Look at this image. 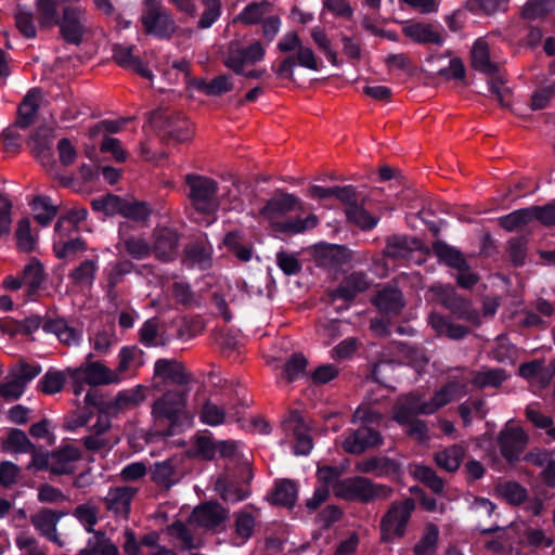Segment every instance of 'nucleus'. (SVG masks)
<instances>
[{"mask_svg":"<svg viewBox=\"0 0 555 555\" xmlns=\"http://www.w3.org/2000/svg\"><path fill=\"white\" fill-rule=\"evenodd\" d=\"M57 214V205L47 196L37 195V223L46 227Z\"/></svg>","mask_w":555,"mask_h":555,"instance_id":"63","label":"nucleus"},{"mask_svg":"<svg viewBox=\"0 0 555 555\" xmlns=\"http://www.w3.org/2000/svg\"><path fill=\"white\" fill-rule=\"evenodd\" d=\"M472 66L483 74L492 75L499 70V65L490 57L489 46L483 38L475 41L470 51Z\"/></svg>","mask_w":555,"mask_h":555,"instance_id":"27","label":"nucleus"},{"mask_svg":"<svg viewBox=\"0 0 555 555\" xmlns=\"http://www.w3.org/2000/svg\"><path fill=\"white\" fill-rule=\"evenodd\" d=\"M525 460L535 466L544 467L542 478L547 486L555 487V450L535 449L525 455Z\"/></svg>","mask_w":555,"mask_h":555,"instance_id":"25","label":"nucleus"},{"mask_svg":"<svg viewBox=\"0 0 555 555\" xmlns=\"http://www.w3.org/2000/svg\"><path fill=\"white\" fill-rule=\"evenodd\" d=\"M81 460V452L74 446L62 447L51 453L37 449V470H48L53 475L72 474Z\"/></svg>","mask_w":555,"mask_h":555,"instance_id":"5","label":"nucleus"},{"mask_svg":"<svg viewBox=\"0 0 555 555\" xmlns=\"http://www.w3.org/2000/svg\"><path fill=\"white\" fill-rule=\"evenodd\" d=\"M54 24L60 26L63 39L75 46L81 44L92 34V25L88 12L80 5H65L62 15Z\"/></svg>","mask_w":555,"mask_h":555,"instance_id":"3","label":"nucleus"},{"mask_svg":"<svg viewBox=\"0 0 555 555\" xmlns=\"http://www.w3.org/2000/svg\"><path fill=\"white\" fill-rule=\"evenodd\" d=\"M356 470L362 474H373L384 477L396 474L399 470L397 463L385 456L363 459L356 463Z\"/></svg>","mask_w":555,"mask_h":555,"instance_id":"26","label":"nucleus"},{"mask_svg":"<svg viewBox=\"0 0 555 555\" xmlns=\"http://www.w3.org/2000/svg\"><path fill=\"white\" fill-rule=\"evenodd\" d=\"M272 11V4L267 1L251 2L234 18V22L255 25L261 23Z\"/></svg>","mask_w":555,"mask_h":555,"instance_id":"36","label":"nucleus"},{"mask_svg":"<svg viewBox=\"0 0 555 555\" xmlns=\"http://www.w3.org/2000/svg\"><path fill=\"white\" fill-rule=\"evenodd\" d=\"M415 401H412L408 396H401L393 405L392 418L400 425L408 427V435L418 441L427 439V426L422 420L416 418L422 414L417 409Z\"/></svg>","mask_w":555,"mask_h":555,"instance_id":"11","label":"nucleus"},{"mask_svg":"<svg viewBox=\"0 0 555 555\" xmlns=\"http://www.w3.org/2000/svg\"><path fill=\"white\" fill-rule=\"evenodd\" d=\"M369 287V281L362 273H352L344 279L340 285L328 293L332 300L343 299L351 300L358 294L364 292Z\"/></svg>","mask_w":555,"mask_h":555,"instance_id":"24","label":"nucleus"},{"mask_svg":"<svg viewBox=\"0 0 555 555\" xmlns=\"http://www.w3.org/2000/svg\"><path fill=\"white\" fill-rule=\"evenodd\" d=\"M137 488L125 486L111 488L104 498L105 506L117 516L127 518Z\"/></svg>","mask_w":555,"mask_h":555,"instance_id":"22","label":"nucleus"},{"mask_svg":"<svg viewBox=\"0 0 555 555\" xmlns=\"http://www.w3.org/2000/svg\"><path fill=\"white\" fill-rule=\"evenodd\" d=\"M154 375L163 380H168L181 386L190 382V376L184 366L176 360H157L154 366Z\"/></svg>","mask_w":555,"mask_h":555,"instance_id":"23","label":"nucleus"},{"mask_svg":"<svg viewBox=\"0 0 555 555\" xmlns=\"http://www.w3.org/2000/svg\"><path fill=\"white\" fill-rule=\"evenodd\" d=\"M413 475L415 478L423 483H425L428 488H430L434 492L440 493L443 490V481L439 478L436 473L423 465H416L413 470Z\"/></svg>","mask_w":555,"mask_h":555,"instance_id":"62","label":"nucleus"},{"mask_svg":"<svg viewBox=\"0 0 555 555\" xmlns=\"http://www.w3.org/2000/svg\"><path fill=\"white\" fill-rule=\"evenodd\" d=\"M93 357V353L87 354L85 363L69 370L70 377L73 379H83L90 386L119 384L121 382L119 373L111 370L100 361H91Z\"/></svg>","mask_w":555,"mask_h":555,"instance_id":"10","label":"nucleus"},{"mask_svg":"<svg viewBox=\"0 0 555 555\" xmlns=\"http://www.w3.org/2000/svg\"><path fill=\"white\" fill-rule=\"evenodd\" d=\"M124 199L119 196L107 194L105 196L94 198L92 208L95 211L104 212L107 216L120 215Z\"/></svg>","mask_w":555,"mask_h":555,"instance_id":"60","label":"nucleus"},{"mask_svg":"<svg viewBox=\"0 0 555 555\" xmlns=\"http://www.w3.org/2000/svg\"><path fill=\"white\" fill-rule=\"evenodd\" d=\"M145 399V388L137 386L132 389H127L118 392L115 398V406L117 409H126L135 406L143 402Z\"/></svg>","mask_w":555,"mask_h":555,"instance_id":"58","label":"nucleus"},{"mask_svg":"<svg viewBox=\"0 0 555 555\" xmlns=\"http://www.w3.org/2000/svg\"><path fill=\"white\" fill-rule=\"evenodd\" d=\"M430 299L449 309L461 319L478 323L477 313L472 310L468 301L460 297L451 286L435 284L428 289Z\"/></svg>","mask_w":555,"mask_h":555,"instance_id":"12","label":"nucleus"},{"mask_svg":"<svg viewBox=\"0 0 555 555\" xmlns=\"http://www.w3.org/2000/svg\"><path fill=\"white\" fill-rule=\"evenodd\" d=\"M151 211V208L144 202L124 199L120 215L134 221H145Z\"/></svg>","mask_w":555,"mask_h":555,"instance_id":"55","label":"nucleus"},{"mask_svg":"<svg viewBox=\"0 0 555 555\" xmlns=\"http://www.w3.org/2000/svg\"><path fill=\"white\" fill-rule=\"evenodd\" d=\"M403 35L418 44H437L444 42L439 25L426 22H410L402 27Z\"/></svg>","mask_w":555,"mask_h":555,"instance_id":"19","label":"nucleus"},{"mask_svg":"<svg viewBox=\"0 0 555 555\" xmlns=\"http://www.w3.org/2000/svg\"><path fill=\"white\" fill-rule=\"evenodd\" d=\"M465 392L464 385L460 383H449L441 389H439L430 399H425L418 392H411L406 396L415 401L417 411L423 415H429L435 413L440 408L447 405L451 401L460 398Z\"/></svg>","mask_w":555,"mask_h":555,"instance_id":"13","label":"nucleus"},{"mask_svg":"<svg viewBox=\"0 0 555 555\" xmlns=\"http://www.w3.org/2000/svg\"><path fill=\"white\" fill-rule=\"evenodd\" d=\"M17 249L22 253H30L34 249L35 241L33 236L31 220L23 218L17 222L15 230Z\"/></svg>","mask_w":555,"mask_h":555,"instance_id":"46","label":"nucleus"},{"mask_svg":"<svg viewBox=\"0 0 555 555\" xmlns=\"http://www.w3.org/2000/svg\"><path fill=\"white\" fill-rule=\"evenodd\" d=\"M365 201L366 197H362L350 208H345V214L349 222L363 230H371L377 224L378 219L364 208Z\"/></svg>","mask_w":555,"mask_h":555,"instance_id":"35","label":"nucleus"},{"mask_svg":"<svg viewBox=\"0 0 555 555\" xmlns=\"http://www.w3.org/2000/svg\"><path fill=\"white\" fill-rule=\"evenodd\" d=\"M415 508L412 499L393 502L380 520V537L385 542L402 538L405 534L408 522Z\"/></svg>","mask_w":555,"mask_h":555,"instance_id":"4","label":"nucleus"},{"mask_svg":"<svg viewBox=\"0 0 555 555\" xmlns=\"http://www.w3.org/2000/svg\"><path fill=\"white\" fill-rule=\"evenodd\" d=\"M3 449L12 453H25L31 450V443L24 431L12 429L3 441Z\"/></svg>","mask_w":555,"mask_h":555,"instance_id":"52","label":"nucleus"},{"mask_svg":"<svg viewBox=\"0 0 555 555\" xmlns=\"http://www.w3.org/2000/svg\"><path fill=\"white\" fill-rule=\"evenodd\" d=\"M421 246L418 240L408 236L393 235L388 237L385 255L393 259H405Z\"/></svg>","mask_w":555,"mask_h":555,"instance_id":"30","label":"nucleus"},{"mask_svg":"<svg viewBox=\"0 0 555 555\" xmlns=\"http://www.w3.org/2000/svg\"><path fill=\"white\" fill-rule=\"evenodd\" d=\"M65 384V375L61 371L50 370L48 371L41 382V391L46 395H53L60 392Z\"/></svg>","mask_w":555,"mask_h":555,"instance_id":"64","label":"nucleus"},{"mask_svg":"<svg viewBox=\"0 0 555 555\" xmlns=\"http://www.w3.org/2000/svg\"><path fill=\"white\" fill-rule=\"evenodd\" d=\"M151 477L157 486L169 489L180 479L176 461L170 459L155 463L151 472Z\"/></svg>","mask_w":555,"mask_h":555,"instance_id":"32","label":"nucleus"},{"mask_svg":"<svg viewBox=\"0 0 555 555\" xmlns=\"http://www.w3.org/2000/svg\"><path fill=\"white\" fill-rule=\"evenodd\" d=\"M96 270L98 266L94 260H85L69 273V278L78 285H91Z\"/></svg>","mask_w":555,"mask_h":555,"instance_id":"61","label":"nucleus"},{"mask_svg":"<svg viewBox=\"0 0 555 555\" xmlns=\"http://www.w3.org/2000/svg\"><path fill=\"white\" fill-rule=\"evenodd\" d=\"M186 402V393L183 391H167L154 401L152 416L154 423L164 429L170 428L179 418Z\"/></svg>","mask_w":555,"mask_h":555,"instance_id":"8","label":"nucleus"},{"mask_svg":"<svg viewBox=\"0 0 555 555\" xmlns=\"http://www.w3.org/2000/svg\"><path fill=\"white\" fill-rule=\"evenodd\" d=\"M507 375L502 369H485L475 373L473 384L477 387H499Z\"/></svg>","mask_w":555,"mask_h":555,"instance_id":"48","label":"nucleus"},{"mask_svg":"<svg viewBox=\"0 0 555 555\" xmlns=\"http://www.w3.org/2000/svg\"><path fill=\"white\" fill-rule=\"evenodd\" d=\"M519 375L539 388H544L551 383L546 365L542 360L522 363L519 366Z\"/></svg>","mask_w":555,"mask_h":555,"instance_id":"34","label":"nucleus"},{"mask_svg":"<svg viewBox=\"0 0 555 555\" xmlns=\"http://www.w3.org/2000/svg\"><path fill=\"white\" fill-rule=\"evenodd\" d=\"M145 31L158 38H170L176 31V22L162 0H145L141 16Z\"/></svg>","mask_w":555,"mask_h":555,"instance_id":"6","label":"nucleus"},{"mask_svg":"<svg viewBox=\"0 0 555 555\" xmlns=\"http://www.w3.org/2000/svg\"><path fill=\"white\" fill-rule=\"evenodd\" d=\"M555 9V0H530L522 9V16L527 20H537L551 13Z\"/></svg>","mask_w":555,"mask_h":555,"instance_id":"57","label":"nucleus"},{"mask_svg":"<svg viewBox=\"0 0 555 555\" xmlns=\"http://www.w3.org/2000/svg\"><path fill=\"white\" fill-rule=\"evenodd\" d=\"M224 65L236 74H242L243 68L247 64V53L244 48L232 42L229 46L227 55L224 56Z\"/></svg>","mask_w":555,"mask_h":555,"instance_id":"54","label":"nucleus"},{"mask_svg":"<svg viewBox=\"0 0 555 555\" xmlns=\"http://www.w3.org/2000/svg\"><path fill=\"white\" fill-rule=\"evenodd\" d=\"M383 442L380 434L371 426H361L341 441L343 449L350 454H361Z\"/></svg>","mask_w":555,"mask_h":555,"instance_id":"18","label":"nucleus"},{"mask_svg":"<svg viewBox=\"0 0 555 555\" xmlns=\"http://www.w3.org/2000/svg\"><path fill=\"white\" fill-rule=\"evenodd\" d=\"M203 12L197 22L199 29L210 28L221 16V0H202Z\"/></svg>","mask_w":555,"mask_h":555,"instance_id":"49","label":"nucleus"},{"mask_svg":"<svg viewBox=\"0 0 555 555\" xmlns=\"http://www.w3.org/2000/svg\"><path fill=\"white\" fill-rule=\"evenodd\" d=\"M186 260L199 269L208 268L211 263V247L202 243L190 245L186 248Z\"/></svg>","mask_w":555,"mask_h":555,"instance_id":"47","label":"nucleus"},{"mask_svg":"<svg viewBox=\"0 0 555 555\" xmlns=\"http://www.w3.org/2000/svg\"><path fill=\"white\" fill-rule=\"evenodd\" d=\"M152 122L175 142L183 143L192 138L191 124L182 114L157 111L152 114Z\"/></svg>","mask_w":555,"mask_h":555,"instance_id":"14","label":"nucleus"},{"mask_svg":"<svg viewBox=\"0 0 555 555\" xmlns=\"http://www.w3.org/2000/svg\"><path fill=\"white\" fill-rule=\"evenodd\" d=\"M228 517V512L218 503H205L197 506L191 517L190 522L206 529H212L221 525Z\"/></svg>","mask_w":555,"mask_h":555,"instance_id":"20","label":"nucleus"},{"mask_svg":"<svg viewBox=\"0 0 555 555\" xmlns=\"http://www.w3.org/2000/svg\"><path fill=\"white\" fill-rule=\"evenodd\" d=\"M284 429L292 433L295 438L294 453L296 455H308L313 442L310 436V427L298 412H292L283 422Z\"/></svg>","mask_w":555,"mask_h":555,"instance_id":"17","label":"nucleus"},{"mask_svg":"<svg viewBox=\"0 0 555 555\" xmlns=\"http://www.w3.org/2000/svg\"><path fill=\"white\" fill-rule=\"evenodd\" d=\"M35 122V98L33 91H28L24 101L18 107V115L15 124L7 128L2 133L3 144L7 151L15 152L22 145L23 139L26 134L21 131H26Z\"/></svg>","mask_w":555,"mask_h":555,"instance_id":"7","label":"nucleus"},{"mask_svg":"<svg viewBox=\"0 0 555 555\" xmlns=\"http://www.w3.org/2000/svg\"><path fill=\"white\" fill-rule=\"evenodd\" d=\"M34 371L30 366H24L9 382L0 385V397L7 400H15L25 391L26 385L33 379Z\"/></svg>","mask_w":555,"mask_h":555,"instance_id":"28","label":"nucleus"},{"mask_svg":"<svg viewBox=\"0 0 555 555\" xmlns=\"http://www.w3.org/2000/svg\"><path fill=\"white\" fill-rule=\"evenodd\" d=\"M525 414L528 421L537 428L544 429L548 439L555 442V424L551 416L541 413L533 404L526 408Z\"/></svg>","mask_w":555,"mask_h":555,"instance_id":"45","label":"nucleus"},{"mask_svg":"<svg viewBox=\"0 0 555 555\" xmlns=\"http://www.w3.org/2000/svg\"><path fill=\"white\" fill-rule=\"evenodd\" d=\"M89 341L94 356L106 354L111 347L116 344L115 332L111 327L98 328L90 334Z\"/></svg>","mask_w":555,"mask_h":555,"instance_id":"43","label":"nucleus"},{"mask_svg":"<svg viewBox=\"0 0 555 555\" xmlns=\"http://www.w3.org/2000/svg\"><path fill=\"white\" fill-rule=\"evenodd\" d=\"M439 530L434 524H428L421 540L414 546L415 555H431L435 552Z\"/></svg>","mask_w":555,"mask_h":555,"instance_id":"50","label":"nucleus"},{"mask_svg":"<svg viewBox=\"0 0 555 555\" xmlns=\"http://www.w3.org/2000/svg\"><path fill=\"white\" fill-rule=\"evenodd\" d=\"M42 328L47 333L55 334L61 343L69 347L78 345L81 340V332L70 327L63 320L46 321Z\"/></svg>","mask_w":555,"mask_h":555,"instance_id":"33","label":"nucleus"},{"mask_svg":"<svg viewBox=\"0 0 555 555\" xmlns=\"http://www.w3.org/2000/svg\"><path fill=\"white\" fill-rule=\"evenodd\" d=\"M428 323L438 336H447L450 339H461L468 333L467 327L454 324L446 317L436 312L429 314Z\"/></svg>","mask_w":555,"mask_h":555,"instance_id":"31","label":"nucleus"},{"mask_svg":"<svg viewBox=\"0 0 555 555\" xmlns=\"http://www.w3.org/2000/svg\"><path fill=\"white\" fill-rule=\"evenodd\" d=\"M113 57L120 66L130 68L146 79L153 78L152 72L138 56L133 55L132 47L115 46Z\"/></svg>","mask_w":555,"mask_h":555,"instance_id":"29","label":"nucleus"},{"mask_svg":"<svg viewBox=\"0 0 555 555\" xmlns=\"http://www.w3.org/2000/svg\"><path fill=\"white\" fill-rule=\"evenodd\" d=\"M374 302L380 311L392 314L399 313L404 306L402 294L397 288L391 287L382 289Z\"/></svg>","mask_w":555,"mask_h":555,"instance_id":"37","label":"nucleus"},{"mask_svg":"<svg viewBox=\"0 0 555 555\" xmlns=\"http://www.w3.org/2000/svg\"><path fill=\"white\" fill-rule=\"evenodd\" d=\"M333 491L337 498L363 503L386 500L393 493L391 487L374 483L364 477H351L337 481L333 487Z\"/></svg>","mask_w":555,"mask_h":555,"instance_id":"2","label":"nucleus"},{"mask_svg":"<svg viewBox=\"0 0 555 555\" xmlns=\"http://www.w3.org/2000/svg\"><path fill=\"white\" fill-rule=\"evenodd\" d=\"M530 207L515 210L506 216L500 217L498 223L506 231L522 230L532 223V215Z\"/></svg>","mask_w":555,"mask_h":555,"instance_id":"41","label":"nucleus"},{"mask_svg":"<svg viewBox=\"0 0 555 555\" xmlns=\"http://www.w3.org/2000/svg\"><path fill=\"white\" fill-rule=\"evenodd\" d=\"M154 244L152 251L163 261L172 260L178 253V234L168 228H157L153 232Z\"/></svg>","mask_w":555,"mask_h":555,"instance_id":"21","label":"nucleus"},{"mask_svg":"<svg viewBox=\"0 0 555 555\" xmlns=\"http://www.w3.org/2000/svg\"><path fill=\"white\" fill-rule=\"evenodd\" d=\"M186 183L190 186V198L197 211L211 214L217 210L218 203L215 195L218 190L217 182L207 177L188 175Z\"/></svg>","mask_w":555,"mask_h":555,"instance_id":"9","label":"nucleus"},{"mask_svg":"<svg viewBox=\"0 0 555 555\" xmlns=\"http://www.w3.org/2000/svg\"><path fill=\"white\" fill-rule=\"evenodd\" d=\"M433 250L436 256L449 267L457 270L466 268V261L463 255L454 247L448 245L442 241H436L433 244Z\"/></svg>","mask_w":555,"mask_h":555,"instance_id":"40","label":"nucleus"},{"mask_svg":"<svg viewBox=\"0 0 555 555\" xmlns=\"http://www.w3.org/2000/svg\"><path fill=\"white\" fill-rule=\"evenodd\" d=\"M15 25L26 38L35 37L34 13L30 8L17 5L15 12Z\"/></svg>","mask_w":555,"mask_h":555,"instance_id":"56","label":"nucleus"},{"mask_svg":"<svg viewBox=\"0 0 555 555\" xmlns=\"http://www.w3.org/2000/svg\"><path fill=\"white\" fill-rule=\"evenodd\" d=\"M3 286L12 291L26 287L28 295H31L35 289V261H29L18 275L7 276Z\"/></svg>","mask_w":555,"mask_h":555,"instance_id":"39","label":"nucleus"},{"mask_svg":"<svg viewBox=\"0 0 555 555\" xmlns=\"http://www.w3.org/2000/svg\"><path fill=\"white\" fill-rule=\"evenodd\" d=\"M278 49L281 52H294L286 56L276 68V75L282 78L292 79L294 77V67L299 65L307 69L318 72L320 69V61L315 56L313 50L301 43L297 33L289 31L285 34L278 42Z\"/></svg>","mask_w":555,"mask_h":555,"instance_id":"1","label":"nucleus"},{"mask_svg":"<svg viewBox=\"0 0 555 555\" xmlns=\"http://www.w3.org/2000/svg\"><path fill=\"white\" fill-rule=\"evenodd\" d=\"M318 224V217L313 214L306 218H293L285 221L273 223V230L280 233L298 234L307 230L315 228Z\"/></svg>","mask_w":555,"mask_h":555,"instance_id":"42","label":"nucleus"},{"mask_svg":"<svg viewBox=\"0 0 555 555\" xmlns=\"http://www.w3.org/2000/svg\"><path fill=\"white\" fill-rule=\"evenodd\" d=\"M301 209L302 202L299 197L283 190H275L273 196L259 210V216L269 221L273 228V223L280 222L279 218L291 211Z\"/></svg>","mask_w":555,"mask_h":555,"instance_id":"15","label":"nucleus"},{"mask_svg":"<svg viewBox=\"0 0 555 555\" xmlns=\"http://www.w3.org/2000/svg\"><path fill=\"white\" fill-rule=\"evenodd\" d=\"M167 532L173 539H177L181 547L185 550L195 548L198 543L190 532L189 528L181 521H176L167 528Z\"/></svg>","mask_w":555,"mask_h":555,"instance_id":"59","label":"nucleus"},{"mask_svg":"<svg viewBox=\"0 0 555 555\" xmlns=\"http://www.w3.org/2000/svg\"><path fill=\"white\" fill-rule=\"evenodd\" d=\"M464 449L461 446L453 444L437 452L435 455V462L440 468L447 472H455L459 469L464 459Z\"/></svg>","mask_w":555,"mask_h":555,"instance_id":"38","label":"nucleus"},{"mask_svg":"<svg viewBox=\"0 0 555 555\" xmlns=\"http://www.w3.org/2000/svg\"><path fill=\"white\" fill-rule=\"evenodd\" d=\"M297 498V487L288 479L276 482L272 493V502L274 504L293 507Z\"/></svg>","mask_w":555,"mask_h":555,"instance_id":"44","label":"nucleus"},{"mask_svg":"<svg viewBox=\"0 0 555 555\" xmlns=\"http://www.w3.org/2000/svg\"><path fill=\"white\" fill-rule=\"evenodd\" d=\"M122 245L127 254L137 260L145 259L152 254V246L140 236H129L124 240Z\"/></svg>","mask_w":555,"mask_h":555,"instance_id":"51","label":"nucleus"},{"mask_svg":"<svg viewBox=\"0 0 555 555\" xmlns=\"http://www.w3.org/2000/svg\"><path fill=\"white\" fill-rule=\"evenodd\" d=\"M528 441L529 436L519 426H505L498 437L501 454L508 462L519 459Z\"/></svg>","mask_w":555,"mask_h":555,"instance_id":"16","label":"nucleus"},{"mask_svg":"<svg viewBox=\"0 0 555 555\" xmlns=\"http://www.w3.org/2000/svg\"><path fill=\"white\" fill-rule=\"evenodd\" d=\"M201 421L209 426H218L225 422V411L217 403L206 400L199 412Z\"/></svg>","mask_w":555,"mask_h":555,"instance_id":"53","label":"nucleus"}]
</instances>
